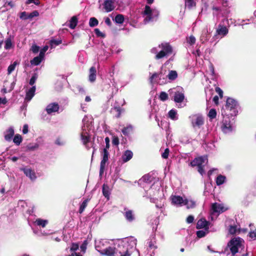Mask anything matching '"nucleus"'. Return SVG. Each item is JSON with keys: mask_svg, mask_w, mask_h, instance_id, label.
Returning a JSON list of instances; mask_svg holds the SVG:
<instances>
[{"mask_svg": "<svg viewBox=\"0 0 256 256\" xmlns=\"http://www.w3.org/2000/svg\"><path fill=\"white\" fill-rule=\"evenodd\" d=\"M238 102L233 98H228L226 101V104L224 108L221 110L222 116H236L238 113Z\"/></svg>", "mask_w": 256, "mask_h": 256, "instance_id": "f257e3e1", "label": "nucleus"}, {"mask_svg": "<svg viewBox=\"0 0 256 256\" xmlns=\"http://www.w3.org/2000/svg\"><path fill=\"white\" fill-rule=\"evenodd\" d=\"M242 240L239 238H234L230 240L228 244V247L230 248L232 256H234L238 252V248L242 246Z\"/></svg>", "mask_w": 256, "mask_h": 256, "instance_id": "f03ea898", "label": "nucleus"}, {"mask_svg": "<svg viewBox=\"0 0 256 256\" xmlns=\"http://www.w3.org/2000/svg\"><path fill=\"white\" fill-rule=\"evenodd\" d=\"M193 128H200L204 124V118L202 114H196L189 116Z\"/></svg>", "mask_w": 256, "mask_h": 256, "instance_id": "7ed1b4c3", "label": "nucleus"}, {"mask_svg": "<svg viewBox=\"0 0 256 256\" xmlns=\"http://www.w3.org/2000/svg\"><path fill=\"white\" fill-rule=\"evenodd\" d=\"M223 120L222 121V130L224 132L226 133L230 132L232 130V126L230 124V116H222Z\"/></svg>", "mask_w": 256, "mask_h": 256, "instance_id": "20e7f679", "label": "nucleus"}, {"mask_svg": "<svg viewBox=\"0 0 256 256\" xmlns=\"http://www.w3.org/2000/svg\"><path fill=\"white\" fill-rule=\"evenodd\" d=\"M108 156H109V152H108V150H106V148H104L103 149V158H102V159L101 160L100 164V175H102L104 174L106 162L108 160Z\"/></svg>", "mask_w": 256, "mask_h": 256, "instance_id": "39448f33", "label": "nucleus"}, {"mask_svg": "<svg viewBox=\"0 0 256 256\" xmlns=\"http://www.w3.org/2000/svg\"><path fill=\"white\" fill-rule=\"evenodd\" d=\"M172 203L174 205H188V200L187 199L184 200L181 196H171Z\"/></svg>", "mask_w": 256, "mask_h": 256, "instance_id": "423d86ee", "label": "nucleus"}, {"mask_svg": "<svg viewBox=\"0 0 256 256\" xmlns=\"http://www.w3.org/2000/svg\"><path fill=\"white\" fill-rule=\"evenodd\" d=\"M20 170L22 171L26 176L28 177L32 180H34L36 178V176L34 170L27 167L20 168Z\"/></svg>", "mask_w": 256, "mask_h": 256, "instance_id": "0eeeda50", "label": "nucleus"}, {"mask_svg": "<svg viewBox=\"0 0 256 256\" xmlns=\"http://www.w3.org/2000/svg\"><path fill=\"white\" fill-rule=\"evenodd\" d=\"M114 0H105L103 6L105 10V11L106 12H110L112 11L114 8L115 6H114Z\"/></svg>", "mask_w": 256, "mask_h": 256, "instance_id": "6e6552de", "label": "nucleus"}, {"mask_svg": "<svg viewBox=\"0 0 256 256\" xmlns=\"http://www.w3.org/2000/svg\"><path fill=\"white\" fill-rule=\"evenodd\" d=\"M103 255L107 256H114L116 254V248L108 246L106 248L98 250Z\"/></svg>", "mask_w": 256, "mask_h": 256, "instance_id": "1a4fd4ad", "label": "nucleus"}, {"mask_svg": "<svg viewBox=\"0 0 256 256\" xmlns=\"http://www.w3.org/2000/svg\"><path fill=\"white\" fill-rule=\"evenodd\" d=\"M59 108V105L58 103L52 102L48 105L46 111L48 114H50L52 112H58Z\"/></svg>", "mask_w": 256, "mask_h": 256, "instance_id": "9d476101", "label": "nucleus"}, {"mask_svg": "<svg viewBox=\"0 0 256 256\" xmlns=\"http://www.w3.org/2000/svg\"><path fill=\"white\" fill-rule=\"evenodd\" d=\"M210 222L204 218H200L199 220L196 224V228L202 229L204 228L208 230V225Z\"/></svg>", "mask_w": 256, "mask_h": 256, "instance_id": "9b49d317", "label": "nucleus"}, {"mask_svg": "<svg viewBox=\"0 0 256 256\" xmlns=\"http://www.w3.org/2000/svg\"><path fill=\"white\" fill-rule=\"evenodd\" d=\"M128 243L122 242L118 244L117 248H116V254H118L120 255L121 254H123L124 252L128 248Z\"/></svg>", "mask_w": 256, "mask_h": 256, "instance_id": "f8f14e48", "label": "nucleus"}, {"mask_svg": "<svg viewBox=\"0 0 256 256\" xmlns=\"http://www.w3.org/2000/svg\"><path fill=\"white\" fill-rule=\"evenodd\" d=\"M204 158L202 156H199L195 158L194 160H192L190 164L192 166H198L204 164Z\"/></svg>", "mask_w": 256, "mask_h": 256, "instance_id": "ddd939ff", "label": "nucleus"}, {"mask_svg": "<svg viewBox=\"0 0 256 256\" xmlns=\"http://www.w3.org/2000/svg\"><path fill=\"white\" fill-rule=\"evenodd\" d=\"M159 48H162L167 55L172 52V48L169 43H162L159 45Z\"/></svg>", "mask_w": 256, "mask_h": 256, "instance_id": "4468645a", "label": "nucleus"}, {"mask_svg": "<svg viewBox=\"0 0 256 256\" xmlns=\"http://www.w3.org/2000/svg\"><path fill=\"white\" fill-rule=\"evenodd\" d=\"M184 98V93L182 92L176 91L174 93V100L176 102L181 103Z\"/></svg>", "mask_w": 256, "mask_h": 256, "instance_id": "2eb2a0df", "label": "nucleus"}, {"mask_svg": "<svg viewBox=\"0 0 256 256\" xmlns=\"http://www.w3.org/2000/svg\"><path fill=\"white\" fill-rule=\"evenodd\" d=\"M212 210L214 212L218 213L223 212L226 210L222 204H218L216 202L212 204Z\"/></svg>", "mask_w": 256, "mask_h": 256, "instance_id": "dca6fc26", "label": "nucleus"}, {"mask_svg": "<svg viewBox=\"0 0 256 256\" xmlns=\"http://www.w3.org/2000/svg\"><path fill=\"white\" fill-rule=\"evenodd\" d=\"M89 73L88 80L90 82H93L96 80V68L94 66H92L90 68Z\"/></svg>", "mask_w": 256, "mask_h": 256, "instance_id": "f3484780", "label": "nucleus"}, {"mask_svg": "<svg viewBox=\"0 0 256 256\" xmlns=\"http://www.w3.org/2000/svg\"><path fill=\"white\" fill-rule=\"evenodd\" d=\"M36 88V86H32L30 89L26 92L25 100L30 101L34 96Z\"/></svg>", "mask_w": 256, "mask_h": 256, "instance_id": "a211bd4d", "label": "nucleus"}, {"mask_svg": "<svg viewBox=\"0 0 256 256\" xmlns=\"http://www.w3.org/2000/svg\"><path fill=\"white\" fill-rule=\"evenodd\" d=\"M228 30L226 26H222L221 24L218 25V28L216 30V32L219 35L226 36L228 33Z\"/></svg>", "mask_w": 256, "mask_h": 256, "instance_id": "6ab92c4d", "label": "nucleus"}, {"mask_svg": "<svg viewBox=\"0 0 256 256\" xmlns=\"http://www.w3.org/2000/svg\"><path fill=\"white\" fill-rule=\"evenodd\" d=\"M14 132L13 128H10L6 132V134H4L5 140L8 142L10 141L12 136L14 135Z\"/></svg>", "mask_w": 256, "mask_h": 256, "instance_id": "aec40b11", "label": "nucleus"}, {"mask_svg": "<svg viewBox=\"0 0 256 256\" xmlns=\"http://www.w3.org/2000/svg\"><path fill=\"white\" fill-rule=\"evenodd\" d=\"M122 111H124V109L120 107L114 106V108H112L111 112L114 114L115 118H118L120 117Z\"/></svg>", "mask_w": 256, "mask_h": 256, "instance_id": "412c9836", "label": "nucleus"}, {"mask_svg": "<svg viewBox=\"0 0 256 256\" xmlns=\"http://www.w3.org/2000/svg\"><path fill=\"white\" fill-rule=\"evenodd\" d=\"M124 216L126 220L130 222H132L135 219L134 216L133 214L132 210H128L126 211Z\"/></svg>", "mask_w": 256, "mask_h": 256, "instance_id": "4be33fe9", "label": "nucleus"}, {"mask_svg": "<svg viewBox=\"0 0 256 256\" xmlns=\"http://www.w3.org/2000/svg\"><path fill=\"white\" fill-rule=\"evenodd\" d=\"M78 22V18L76 16H73L70 20L68 26L70 28L73 30L75 28Z\"/></svg>", "mask_w": 256, "mask_h": 256, "instance_id": "5701e85b", "label": "nucleus"}, {"mask_svg": "<svg viewBox=\"0 0 256 256\" xmlns=\"http://www.w3.org/2000/svg\"><path fill=\"white\" fill-rule=\"evenodd\" d=\"M143 14L147 16L146 19L148 18V20H150L152 18V10L150 6L148 5L145 6Z\"/></svg>", "mask_w": 256, "mask_h": 256, "instance_id": "b1692460", "label": "nucleus"}, {"mask_svg": "<svg viewBox=\"0 0 256 256\" xmlns=\"http://www.w3.org/2000/svg\"><path fill=\"white\" fill-rule=\"evenodd\" d=\"M43 59L44 58L39 54L38 56L34 57L32 60L30 62L32 65L38 66L40 64Z\"/></svg>", "mask_w": 256, "mask_h": 256, "instance_id": "393cba45", "label": "nucleus"}, {"mask_svg": "<svg viewBox=\"0 0 256 256\" xmlns=\"http://www.w3.org/2000/svg\"><path fill=\"white\" fill-rule=\"evenodd\" d=\"M132 152L129 150H127L125 152L124 154L122 156V160L124 162H127L130 160L132 157Z\"/></svg>", "mask_w": 256, "mask_h": 256, "instance_id": "a878e982", "label": "nucleus"}, {"mask_svg": "<svg viewBox=\"0 0 256 256\" xmlns=\"http://www.w3.org/2000/svg\"><path fill=\"white\" fill-rule=\"evenodd\" d=\"M90 201V199L86 198L84 200L83 202L80 204L78 210V212L80 214H82L84 210L86 207L88 206V202Z\"/></svg>", "mask_w": 256, "mask_h": 256, "instance_id": "bb28decb", "label": "nucleus"}, {"mask_svg": "<svg viewBox=\"0 0 256 256\" xmlns=\"http://www.w3.org/2000/svg\"><path fill=\"white\" fill-rule=\"evenodd\" d=\"M226 177L222 174H219L216 179V182L217 186H220L223 184L226 181Z\"/></svg>", "mask_w": 256, "mask_h": 256, "instance_id": "cd10ccee", "label": "nucleus"}, {"mask_svg": "<svg viewBox=\"0 0 256 256\" xmlns=\"http://www.w3.org/2000/svg\"><path fill=\"white\" fill-rule=\"evenodd\" d=\"M36 224L38 226H42V228L46 227V225L48 224V220H43L42 218H38L35 221Z\"/></svg>", "mask_w": 256, "mask_h": 256, "instance_id": "c85d7f7f", "label": "nucleus"}, {"mask_svg": "<svg viewBox=\"0 0 256 256\" xmlns=\"http://www.w3.org/2000/svg\"><path fill=\"white\" fill-rule=\"evenodd\" d=\"M114 20L116 22V24H122L124 22V15H122V14H117Z\"/></svg>", "mask_w": 256, "mask_h": 256, "instance_id": "c756f323", "label": "nucleus"}, {"mask_svg": "<svg viewBox=\"0 0 256 256\" xmlns=\"http://www.w3.org/2000/svg\"><path fill=\"white\" fill-rule=\"evenodd\" d=\"M81 140L83 142V144L86 146L87 144L90 142V137L88 134L86 135L85 134H81Z\"/></svg>", "mask_w": 256, "mask_h": 256, "instance_id": "7c9ffc66", "label": "nucleus"}, {"mask_svg": "<svg viewBox=\"0 0 256 256\" xmlns=\"http://www.w3.org/2000/svg\"><path fill=\"white\" fill-rule=\"evenodd\" d=\"M132 130V126L131 125H129L126 127H124L122 132L124 136H128Z\"/></svg>", "mask_w": 256, "mask_h": 256, "instance_id": "2f4dec72", "label": "nucleus"}, {"mask_svg": "<svg viewBox=\"0 0 256 256\" xmlns=\"http://www.w3.org/2000/svg\"><path fill=\"white\" fill-rule=\"evenodd\" d=\"M167 76L170 80H174L178 78L177 72L176 70H170Z\"/></svg>", "mask_w": 256, "mask_h": 256, "instance_id": "473e14b6", "label": "nucleus"}, {"mask_svg": "<svg viewBox=\"0 0 256 256\" xmlns=\"http://www.w3.org/2000/svg\"><path fill=\"white\" fill-rule=\"evenodd\" d=\"M22 136L19 134H16L14 136V138L13 139V142L16 145L19 146L20 144V143L22 142Z\"/></svg>", "mask_w": 256, "mask_h": 256, "instance_id": "72a5a7b5", "label": "nucleus"}, {"mask_svg": "<svg viewBox=\"0 0 256 256\" xmlns=\"http://www.w3.org/2000/svg\"><path fill=\"white\" fill-rule=\"evenodd\" d=\"M102 194L105 198H108L110 196L109 188L105 184L102 186Z\"/></svg>", "mask_w": 256, "mask_h": 256, "instance_id": "f704fd0d", "label": "nucleus"}, {"mask_svg": "<svg viewBox=\"0 0 256 256\" xmlns=\"http://www.w3.org/2000/svg\"><path fill=\"white\" fill-rule=\"evenodd\" d=\"M98 24V20L94 17L90 18L89 21V26L90 27H94Z\"/></svg>", "mask_w": 256, "mask_h": 256, "instance_id": "c9c22d12", "label": "nucleus"}, {"mask_svg": "<svg viewBox=\"0 0 256 256\" xmlns=\"http://www.w3.org/2000/svg\"><path fill=\"white\" fill-rule=\"evenodd\" d=\"M210 119L212 120L216 116V111L214 108H212L210 110L208 114Z\"/></svg>", "mask_w": 256, "mask_h": 256, "instance_id": "e433bc0d", "label": "nucleus"}, {"mask_svg": "<svg viewBox=\"0 0 256 256\" xmlns=\"http://www.w3.org/2000/svg\"><path fill=\"white\" fill-rule=\"evenodd\" d=\"M184 2L186 6L190 9L196 6V2L194 0H184Z\"/></svg>", "mask_w": 256, "mask_h": 256, "instance_id": "4c0bfd02", "label": "nucleus"}, {"mask_svg": "<svg viewBox=\"0 0 256 256\" xmlns=\"http://www.w3.org/2000/svg\"><path fill=\"white\" fill-rule=\"evenodd\" d=\"M168 94L164 92H162L159 96V98L160 100L162 102H164L168 100Z\"/></svg>", "mask_w": 256, "mask_h": 256, "instance_id": "58836bf2", "label": "nucleus"}, {"mask_svg": "<svg viewBox=\"0 0 256 256\" xmlns=\"http://www.w3.org/2000/svg\"><path fill=\"white\" fill-rule=\"evenodd\" d=\"M94 32L97 37L104 38L106 36V34L102 32L98 28H95Z\"/></svg>", "mask_w": 256, "mask_h": 256, "instance_id": "ea45409f", "label": "nucleus"}, {"mask_svg": "<svg viewBox=\"0 0 256 256\" xmlns=\"http://www.w3.org/2000/svg\"><path fill=\"white\" fill-rule=\"evenodd\" d=\"M18 63L14 62L13 64H10L8 68V74H10L15 69Z\"/></svg>", "mask_w": 256, "mask_h": 256, "instance_id": "a19ab883", "label": "nucleus"}, {"mask_svg": "<svg viewBox=\"0 0 256 256\" xmlns=\"http://www.w3.org/2000/svg\"><path fill=\"white\" fill-rule=\"evenodd\" d=\"M38 78V74L37 73H34L32 78H30V82H29V84L30 85V86H33L36 80H37Z\"/></svg>", "mask_w": 256, "mask_h": 256, "instance_id": "79ce46f5", "label": "nucleus"}, {"mask_svg": "<svg viewBox=\"0 0 256 256\" xmlns=\"http://www.w3.org/2000/svg\"><path fill=\"white\" fill-rule=\"evenodd\" d=\"M62 43V40H51L50 41V44L52 47L54 46H58Z\"/></svg>", "mask_w": 256, "mask_h": 256, "instance_id": "37998d69", "label": "nucleus"}, {"mask_svg": "<svg viewBox=\"0 0 256 256\" xmlns=\"http://www.w3.org/2000/svg\"><path fill=\"white\" fill-rule=\"evenodd\" d=\"M166 55H167L166 54V52H164V50H162L156 54L155 58L156 60L160 59L162 58H163Z\"/></svg>", "mask_w": 256, "mask_h": 256, "instance_id": "c03bdc74", "label": "nucleus"}, {"mask_svg": "<svg viewBox=\"0 0 256 256\" xmlns=\"http://www.w3.org/2000/svg\"><path fill=\"white\" fill-rule=\"evenodd\" d=\"M237 231V226H230L228 232L231 234H236Z\"/></svg>", "mask_w": 256, "mask_h": 256, "instance_id": "a18cd8bd", "label": "nucleus"}, {"mask_svg": "<svg viewBox=\"0 0 256 256\" xmlns=\"http://www.w3.org/2000/svg\"><path fill=\"white\" fill-rule=\"evenodd\" d=\"M161 73L162 72H160V73L154 72V74H153L149 78L150 82V84H152L154 82V80L158 78Z\"/></svg>", "mask_w": 256, "mask_h": 256, "instance_id": "49530a36", "label": "nucleus"}, {"mask_svg": "<svg viewBox=\"0 0 256 256\" xmlns=\"http://www.w3.org/2000/svg\"><path fill=\"white\" fill-rule=\"evenodd\" d=\"M39 16V12L38 10H34L32 12L29 14L28 16V19H32L34 17L38 16Z\"/></svg>", "mask_w": 256, "mask_h": 256, "instance_id": "de8ad7c7", "label": "nucleus"}, {"mask_svg": "<svg viewBox=\"0 0 256 256\" xmlns=\"http://www.w3.org/2000/svg\"><path fill=\"white\" fill-rule=\"evenodd\" d=\"M248 236L252 240H255L256 239V229H254V230H250V231L248 234Z\"/></svg>", "mask_w": 256, "mask_h": 256, "instance_id": "09e8293b", "label": "nucleus"}, {"mask_svg": "<svg viewBox=\"0 0 256 256\" xmlns=\"http://www.w3.org/2000/svg\"><path fill=\"white\" fill-rule=\"evenodd\" d=\"M176 114V112L175 110H171L168 112V116L172 120L175 119Z\"/></svg>", "mask_w": 256, "mask_h": 256, "instance_id": "8fccbe9b", "label": "nucleus"}, {"mask_svg": "<svg viewBox=\"0 0 256 256\" xmlns=\"http://www.w3.org/2000/svg\"><path fill=\"white\" fill-rule=\"evenodd\" d=\"M170 150L166 148L164 150V152L162 154V156L163 158L166 159L168 157Z\"/></svg>", "mask_w": 256, "mask_h": 256, "instance_id": "3c124183", "label": "nucleus"}, {"mask_svg": "<svg viewBox=\"0 0 256 256\" xmlns=\"http://www.w3.org/2000/svg\"><path fill=\"white\" fill-rule=\"evenodd\" d=\"M48 46H46L40 50L39 54L43 58H44L45 52L48 50Z\"/></svg>", "mask_w": 256, "mask_h": 256, "instance_id": "603ef678", "label": "nucleus"}, {"mask_svg": "<svg viewBox=\"0 0 256 256\" xmlns=\"http://www.w3.org/2000/svg\"><path fill=\"white\" fill-rule=\"evenodd\" d=\"M78 247L79 245L78 244L72 242L71 245L70 250L72 252L76 251L78 248Z\"/></svg>", "mask_w": 256, "mask_h": 256, "instance_id": "864d4df0", "label": "nucleus"}, {"mask_svg": "<svg viewBox=\"0 0 256 256\" xmlns=\"http://www.w3.org/2000/svg\"><path fill=\"white\" fill-rule=\"evenodd\" d=\"M12 46V43L11 40L10 39L6 40V44L4 46L5 49H6V50L10 49V48H11Z\"/></svg>", "mask_w": 256, "mask_h": 256, "instance_id": "5fc2aeb1", "label": "nucleus"}, {"mask_svg": "<svg viewBox=\"0 0 256 256\" xmlns=\"http://www.w3.org/2000/svg\"><path fill=\"white\" fill-rule=\"evenodd\" d=\"M88 244V243L87 240H85L84 241L83 243L80 246V248L82 252H86Z\"/></svg>", "mask_w": 256, "mask_h": 256, "instance_id": "6e6d98bb", "label": "nucleus"}, {"mask_svg": "<svg viewBox=\"0 0 256 256\" xmlns=\"http://www.w3.org/2000/svg\"><path fill=\"white\" fill-rule=\"evenodd\" d=\"M188 42L190 45L194 44L196 42V38L194 36H190L188 40Z\"/></svg>", "mask_w": 256, "mask_h": 256, "instance_id": "4d7b16f0", "label": "nucleus"}, {"mask_svg": "<svg viewBox=\"0 0 256 256\" xmlns=\"http://www.w3.org/2000/svg\"><path fill=\"white\" fill-rule=\"evenodd\" d=\"M206 234V232L204 230H198L196 232V236L198 238L204 237Z\"/></svg>", "mask_w": 256, "mask_h": 256, "instance_id": "13d9d810", "label": "nucleus"}, {"mask_svg": "<svg viewBox=\"0 0 256 256\" xmlns=\"http://www.w3.org/2000/svg\"><path fill=\"white\" fill-rule=\"evenodd\" d=\"M39 50L40 47L36 44H33L31 48V50L34 54L38 52Z\"/></svg>", "mask_w": 256, "mask_h": 256, "instance_id": "bf43d9fd", "label": "nucleus"}, {"mask_svg": "<svg viewBox=\"0 0 256 256\" xmlns=\"http://www.w3.org/2000/svg\"><path fill=\"white\" fill-rule=\"evenodd\" d=\"M216 92L218 94L220 97L222 98L223 97V91L219 87L217 86L215 88Z\"/></svg>", "mask_w": 256, "mask_h": 256, "instance_id": "052dcab7", "label": "nucleus"}, {"mask_svg": "<svg viewBox=\"0 0 256 256\" xmlns=\"http://www.w3.org/2000/svg\"><path fill=\"white\" fill-rule=\"evenodd\" d=\"M28 14H27L26 12H22L20 13V18L22 20H26L28 19Z\"/></svg>", "mask_w": 256, "mask_h": 256, "instance_id": "680f3d73", "label": "nucleus"}, {"mask_svg": "<svg viewBox=\"0 0 256 256\" xmlns=\"http://www.w3.org/2000/svg\"><path fill=\"white\" fill-rule=\"evenodd\" d=\"M198 171L201 175H203V174L204 173V165L203 164L200 166H198Z\"/></svg>", "mask_w": 256, "mask_h": 256, "instance_id": "e2e57ef3", "label": "nucleus"}, {"mask_svg": "<svg viewBox=\"0 0 256 256\" xmlns=\"http://www.w3.org/2000/svg\"><path fill=\"white\" fill-rule=\"evenodd\" d=\"M27 149L30 150H33L38 148V145L35 144L34 146H32L31 144H29L26 146Z\"/></svg>", "mask_w": 256, "mask_h": 256, "instance_id": "0e129e2a", "label": "nucleus"}, {"mask_svg": "<svg viewBox=\"0 0 256 256\" xmlns=\"http://www.w3.org/2000/svg\"><path fill=\"white\" fill-rule=\"evenodd\" d=\"M123 254H120V256H130L132 253L130 252L128 248L125 250Z\"/></svg>", "mask_w": 256, "mask_h": 256, "instance_id": "69168bd1", "label": "nucleus"}, {"mask_svg": "<svg viewBox=\"0 0 256 256\" xmlns=\"http://www.w3.org/2000/svg\"><path fill=\"white\" fill-rule=\"evenodd\" d=\"M112 143L113 145L118 146L119 144V138L117 136H114L112 140Z\"/></svg>", "mask_w": 256, "mask_h": 256, "instance_id": "338daca9", "label": "nucleus"}, {"mask_svg": "<svg viewBox=\"0 0 256 256\" xmlns=\"http://www.w3.org/2000/svg\"><path fill=\"white\" fill-rule=\"evenodd\" d=\"M186 206H187V208H193L195 206L196 204L194 201H192V200L188 201V205H186Z\"/></svg>", "mask_w": 256, "mask_h": 256, "instance_id": "774afa93", "label": "nucleus"}]
</instances>
